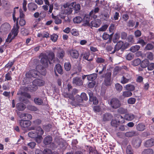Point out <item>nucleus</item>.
<instances>
[{"mask_svg": "<svg viewBox=\"0 0 154 154\" xmlns=\"http://www.w3.org/2000/svg\"><path fill=\"white\" fill-rule=\"evenodd\" d=\"M19 21L20 25L21 26H24L26 24V21L24 18H17L16 24L14 25L11 32L8 35L7 38L6 40L7 42H10L12 40L16 37L18 32L19 26L18 25Z\"/></svg>", "mask_w": 154, "mask_h": 154, "instance_id": "obj_1", "label": "nucleus"}, {"mask_svg": "<svg viewBox=\"0 0 154 154\" xmlns=\"http://www.w3.org/2000/svg\"><path fill=\"white\" fill-rule=\"evenodd\" d=\"M44 66L41 65H38L36 66V70L33 69L27 72L26 74V77L29 79L33 77L34 78H38L40 74L42 75H45L46 74V71Z\"/></svg>", "mask_w": 154, "mask_h": 154, "instance_id": "obj_2", "label": "nucleus"}, {"mask_svg": "<svg viewBox=\"0 0 154 154\" xmlns=\"http://www.w3.org/2000/svg\"><path fill=\"white\" fill-rule=\"evenodd\" d=\"M44 134V131L40 127L37 128L36 131H33L28 133V136L31 138H35L36 141L38 143H40L42 139V135Z\"/></svg>", "mask_w": 154, "mask_h": 154, "instance_id": "obj_3", "label": "nucleus"}, {"mask_svg": "<svg viewBox=\"0 0 154 154\" xmlns=\"http://www.w3.org/2000/svg\"><path fill=\"white\" fill-rule=\"evenodd\" d=\"M45 84V81L40 79H35L34 80L32 85H30L28 87L27 89L31 92L35 91L38 88V86H42Z\"/></svg>", "mask_w": 154, "mask_h": 154, "instance_id": "obj_4", "label": "nucleus"}, {"mask_svg": "<svg viewBox=\"0 0 154 154\" xmlns=\"http://www.w3.org/2000/svg\"><path fill=\"white\" fill-rule=\"evenodd\" d=\"M48 58L45 54H43L41 58V62L44 67H47L48 62L50 63V61H52L54 58V54L53 52H50L48 54Z\"/></svg>", "mask_w": 154, "mask_h": 154, "instance_id": "obj_5", "label": "nucleus"}, {"mask_svg": "<svg viewBox=\"0 0 154 154\" xmlns=\"http://www.w3.org/2000/svg\"><path fill=\"white\" fill-rule=\"evenodd\" d=\"M62 14L66 15L71 14L72 11V8L70 4L67 3L63 5L61 7Z\"/></svg>", "mask_w": 154, "mask_h": 154, "instance_id": "obj_6", "label": "nucleus"}, {"mask_svg": "<svg viewBox=\"0 0 154 154\" xmlns=\"http://www.w3.org/2000/svg\"><path fill=\"white\" fill-rule=\"evenodd\" d=\"M53 139L51 136L48 135L45 137L43 140V143L45 145L50 144V147L53 149L57 147V146L54 143H52Z\"/></svg>", "mask_w": 154, "mask_h": 154, "instance_id": "obj_7", "label": "nucleus"}, {"mask_svg": "<svg viewBox=\"0 0 154 154\" xmlns=\"http://www.w3.org/2000/svg\"><path fill=\"white\" fill-rule=\"evenodd\" d=\"M129 46V44L128 43H126L124 44L122 42L119 41L116 45L115 49L113 53H114L116 51H118L120 49L122 50H124L128 47Z\"/></svg>", "mask_w": 154, "mask_h": 154, "instance_id": "obj_8", "label": "nucleus"}, {"mask_svg": "<svg viewBox=\"0 0 154 154\" xmlns=\"http://www.w3.org/2000/svg\"><path fill=\"white\" fill-rule=\"evenodd\" d=\"M18 121L20 126L23 128H27L31 124V122L29 121L21 119Z\"/></svg>", "mask_w": 154, "mask_h": 154, "instance_id": "obj_9", "label": "nucleus"}, {"mask_svg": "<svg viewBox=\"0 0 154 154\" xmlns=\"http://www.w3.org/2000/svg\"><path fill=\"white\" fill-rule=\"evenodd\" d=\"M110 105L112 108L116 109L120 106V103L119 101L116 98L112 99L110 102Z\"/></svg>", "mask_w": 154, "mask_h": 154, "instance_id": "obj_10", "label": "nucleus"}, {"mask_svg": "<svg viewBox=\"0 0 154 154\" xmlns=\"http://www.w3.org/2000/svg\"><path fill=\"white\" fill-rule=\"evenodd\" d=\"M111 73L107 72L105 75L104 84L106 86H109L111 84Z\"/></svg>", "mask_w": 154, "mask_h": 154, "instance_id": "obj_11", "label": "nucleus"}, {"mask_svg": "<svg viewBox=\"0 0 154 154\" xmlns=\"http://www.w3.org/2000/svg\"><path fill=\"white\" fill-rule=\"evenodd\" d=\"M77 97L78 99L77 100V101L78 103L77 105H80V103H82L83 100H87L88 99L86 94L85 93H82L80 97L78 96Z\"/></svg>", "mask_w": 154, "mask_h": 154, "instance_id": "obj_12", "label": "nucleus"}, {"mask_svg": "<svg viewBox=\"0 0 154 154\" xmlns=\"http://www.w3.org/2000/svg\"><path fill=\"white\" fill-rule=\"evenodd\" d=\"M11 27L10 24L7 23L2 24L0 28V32H6L9 31Z\"/></svg>", "mask_w": 154, "mask_h": 154, "instance_id": "obj_13", "label": "nucleus"}, {"mask_svg": "<svg viewBox=\"0 0 154 154\" xmlns=\"http://www.w3.org/2000/svg\"><path fill=\"white\" fill-rule=\"evenodd\" d=\"M88 94L89 96V100L90 101L93 102V103L94 104H97L98 103V101L96 97H94L92 92L90 91H88Z\"/></svg>", "mask_w": 154, "mask_h": 154, "instance_id": "obj_14", "label": "nucleus"}, {"mask_svg": "<svg viewBox=\"0 0 154 154\" xmlns=\"http://www.w3.org/2000/svg\"><path fill=\"white\" fill-rule=\"evenodd\" d=\"M146 147H151L154 146V139L151 138L146 141L144 144Z\"/></svg>", "mask_w": 154, "mask_h": 154, "instance_id": "obj_15", "label": "nucleus"}, {"mask_svg": "<svg viewBox=\"0 0 154 154\" xmlns=\"http://www.w3.org/2000/svg\"><path fill=\"white\" fill-rule=\"evenodd\" d=\"M101 24V21L100 20H95L91 22V27H98Z\"/></svg>", "mask_w": 154, "mask_h": 154, "instance_id": "obj_16", "label": "nucleus"}, {"mask_svg": "<svg viewBox=\"0 0 154 154\" xmlns=\"http://www.w3.org/2000/svg\"><path fill=\"white\" fill-rule=\"evenodd\" d=\"M70 56L73 58L77 59L79 56L78 51L75 50H72L69 51Z\"/></svg>", "mask_w": 154, "mask_h": 154, "instance_id": "obj_17", "label": "nucleus"}, {"mask_svg": "<svg viewBox=\"0 0 154 154\" xmlns=\"http://www.w3.org/2000/svg\"><path fill=\"white\" fill-rule=\"evenodd\" d=\"M57 51L56 56L59 58H62L65 55L64 51L61 49H57Z\"/></svg>", "mask_w": 154, "mask_h": 154, "instance_id": "obj_18", "label": "nucleus"}, {"mask_svg": "<svg viewBox=\"0 0 154 154\" xmlns=\"http://www.w3.org/2000/svg\"><path fill=\"white\" fill-rule=\"evenodd\" d=\"M73 83L77 85H80L82 84V82L79 77H75L73 79Z\"/></svg>", "mask_w": 154, "mask_h": 154, "instance_id": "obj_19", "label": "nucleus"}, {"mask_svg": "<svg viewBox=\"0 0 154 154\" xmlns=\"http://www.w3.org/2000/svg\"><path fill=\"white\" fill-rule=\"evenodd\" d=\"M141 143V140L139 138L136 140H134L132 141V143L134 146L136 148L139 147Z\"/></svg>", "mask_w": 154, "mask_h": 154, "instance_id": "obj_20", "label": "nucleus"}, {"mask_svg": "<svg viewBox=\"0 0 154 154\" xmlns=\"http://www.w3.org/2000/svg\"><path fill=\"white\" fill-rule=\"evenodd\" d=\"M28 7L29 9L31 11H35L37 8V5L35 3L32 2L28 4Z\"/></svg>", "mask_w": 154, "mask_h": 154, "instance_id": "obj_21", "label": "nucleus"}, {"mask_svg": "<svg viewBox=\"0 0 154 154\" xmlns=\"http://www.w3.org/2000/svg\"><path fill=\"white\" fill-rule=\"evenodd\" d=\"M134 118V116L131 113H128L125 114L124 118L126 120L131 121Z\"/></svg>", "mask_w": 154, "mask_h": 154, "instance_id": "obj_22", "label": "nucleus"}, {"mask_svg": "<svg viewBox=\"0 0 154 154\" xmlns=\"http://www.w3.org/2000/svg\"><path fill=\"white\" fill-rule=\"evenodd\" d=\"M54 71L55 72L57 71L59 74H61L63 73L62 67L60 64H57L56 65Z\"/></svg>", "mask_w": 154, "mask_h": 154, "instance_id": "obj_23", "label": "nucleus"}, {"mask_svg": "<svg viewBox=\"0 0 154 154\" xmlns=\"http://www.w3.org/2000/svg\"><path fill=\"white\" fill-rule=\"evenodd\" d=\"M112 116L111 115L108 113L105 114L103 116V120L104 121H109L111 119Z\"/></svg>", "mask_w": 154, "mask_h": 154, "instance_id": "obj_24", "label": "nucleus"}, {"mask_svg": "<svg viewBox=\"0 0 154 154\" xmlns=\"http://www.w3.org/2000/svg\"><path fill=\"white\" fill-rule=\"evenodd\" d=\"M59 14L57 16H54L53 14H52V18L54 20L55 23L57 24H61L62 23V20L58 17H59Z\"/></svg>", "mask_w": 154, "mask_h": 154, "instance_id": "obj_25", "label": "nucleus"}, {"mask_svg": "<svg viewBox=\"0 0 154 154\" xmlns=\"http://www.w3.org/2000/svg\"><path fill=\"white\" fill-rule=\"evenodd\" d=\"M124 88L126 90L130 91H133L135 89L134 86L130 84H128L126 85L124 87Z\"/></svg>", "mask_w": 154, "mask_h": 154, "instance_id": "obj_26", "label": "nucleus"}, {"mask_svg": "<svg viewBox=\"0 0 154 154\" xmlns=\"http://www.w3.org/2000/svg\"><path fill=\"white\" fill-rule=\"evenodd\" d=\"M97 77L96 73H93L87 75V79L89 81H93L95 80Z\"/></svg>", "mask_w": 154, "mask_h": 154, "instance_id": "obj_27", "label": "nucleus"}, {"mask_svg": "<svg viewBox=\"0 0 154 154\" xmlns=\"http://www.w3.org/2000/svg\"><path fill=\"white\" fill-rule=\"evenodd\" d=\"M72 9L74 8L75 10L78 11L79 10L80 8V6L79 4H76L75 2H73L71 3Z\"/></svg>", "mask_w": 154, "mask_h": 154, "instance_id": "obj_28", "label": "nucleus"}, {"mask_svg": "<svg viewBox=\"0 0 154 154\" xmlns=\"http://www.w3.org/2000/svg\"><path fill=\"white\" fill-rule=\"evenodd\" d=\"M153 150L150 148L144 149L142 152V154H153Z\"/></svg>", "mask_w": 154, "mask_h": 154, "instance_id": "obj_29", "label": "nucleus"}, {"mask_svg": "<svg viewBox=\"0 0 154 154\" xmlns=\"http://www.w3.org/2000/svg\"><path fill=\"white\" fill-rule=\"evenodd\" d=\"M16 106L17 109L20 111H23L25 108V105L22 103H17Z\"/></svg>", "mask_w": 154, "mask_h": 154, "instance_id": "obj_30", "label": "nucleus"}, {"mask_svg": "<svg viewBox=\"0 0 154 154\" xmlns=\"http://www.w3.org/2000/svg\"><path fill=\"white\" fill-rule=\"evenodd\" d=\"M35 103L38 105H41L43 103V100L42 98L40 97H36L34 99Z\"/></svg>", "mask_w": 154, "mask_h": 154, "instance_id": "obj_31", "label": "nucleus"}, {"mask_svg": "<svg viewBox=\"0 0 154 154\" xmlns=\"http://www.w3.org/2000/svg\"><path fill=\"white\" fill-rule=\"evenodd\" d=\"M82 20V18L80 16L76 17L73 19V21L75 23H79Z\"/></svg>", "mask_w": 154, "mask_h": 154, "instance_id": "obj_32", "label": "nucleus"}, {"mask_svg": "<svg viewBox=\"0 0 154 154\" xmlns=\"http://www.w3.org/2000/svg\"><path fill=\"white\" fill-rule=\"evenodd\" d=\"M149 61L147 59L143 60L141 63V66L143 68H145L149 64Z\"/></svg>", "mask_w": 154, "mask_h": 154, "instance_id": "obj_33", "label": "nucleus"}, {"mask_svg": "<svg viewBox=\"0 0 154 154\" xmlns=\"http://www.w3.org/2000/svg\"><path fill=\"white\" fill-rule=\"evenodd\" d=\"M131 91H128L123 92L122 94V96L125 97H131L132 95V93Z\"/></svg>", "mask_w": 154, "mask_h": 154, "instance_id": "obj_34", "label": "nucleus"}, {"mask_svg": "<svg viewBox=\"0 0 154 154\" xmlns=\"http://www.w3.org/2000/svg\"><path fill=\"white\" fill-rule=\"evenodd\" d=\"M137 129L140 131H143L145 128V125L142 124H138L137 127Z\"/></svg>", "mask_w": 154, "mask_h": 154, "instance_id": "obj_35", "label": "nucleus"}, {"mask_svg": "<svg viewBox=\"0 0 154 154\" xmlns=\"http://www.w3.org/2000/svg\"><path fill=\"white\" fill-rule=\"evenodd\" d=\"M136 133L134 131H130L126 132L125 135L126 137H131L136 135Z\"/></svg>", "mask_w": 154, "mask_h": 154, "instance_id": "obj_36", "label": "nucleus"}, {"mask_svg": "<svg viewBox=\"0 0 154 154\" xmlns=\"http://www.w3.org/2000/svg\"><path fill=\"white\" fill-rule=\"evenodd\" d=\"M140 48L139 46L136 45L134 46H132L130 48V51L133 52H135L138 51Z\"/></svg>", "mask_w": 154, "mask_h": 154, "instance_id": "obj_37", "label": "nucleus"}, {"mask_svg": "<svg viewBox=\"0 0 154 154\" xmlns=\"http://www.w3.org/2000/svg\"><path fill=\"white\" fill-rule=\"evenodd\" d=\"M90 55V54L89 52H85L83 54V58L85 60H87L88 61H91L92 59L91 58L89 59L88 58Z\"/></svg>", "mask_w": 154, "mask_h": 154, "instance_id": "obj_38", "label": "nucleus"}, {"mask_svg": "<svg viewBox=\"0 0 154 154\" xmlns=\"http://www.w3.org/2000/svg\"><path fill=\"white\" fill-rule=\"evenodd\" d=\"M115 88L116 90L119 92H121L123 88L122 86L118 83H117L115 84Z\"/></svg>", "mask_w": 154, "mask_h": 154, "instance_id": "obj_39", "label": "nucleus"}, {"mask_svg": "<svg viewBox=\"0 0 154 154\" xmlns=\"http://www.w3.org/2000/svg\"><path fill=\"white\" fill-rule=\"evenodd\" d=\"M130 80L129 78H127L124 76H123L121 78V83L122 84H125L128 83Z\"/></svg>", "mask_w": 154, "mask_h": 154, "instance_id": "obj_40", "label": "nucleus"}, {"mask_svg": "<svg viewBox=\"0 0 154 154\" xmlns=\"http://www.w3.org/2000/svg\"><path fill=\"white\" fill-rule=\"evenodd\" d=\"M23 88H21L20 90L17 92V94H20L21 96H25L26 97H27L28 98H30L31 97L30 95L28 94L24 93L23 91H21V90Z\"/></svg>", "mask_w": 154, "mask_h": 154, "instance_id": "obj_41", "label": "nucleus"}, {"mask_svg": "<svg viewBox=\"0 0 154 154\" xmlns=\"http://www.w3.org/2000/svg\"><path fill=\"white\" fill-rule=\"evenodd\" d=\"M11 71H9L8 73L6 74L5 75V81H6L7 80H10L12 79V78L11 76Z\"/></svg>", "mask_w": 154, "mask_h": 154, "instance_id": "obj_42", "label": "nucleus"}, {"mask_svg": "<svg viewBox=\"0 0 154 154\" xmlns=\"http://www.w3.org/2000/svg\"><path fill=\"white\" fill-rule=\"evenodd\" d=\"M70 32L72 35L74 36H77L79 35V31L76 29H72Z\"/></svg>", "mask_w": 154, "mask_h": 154, "instance_id": "obj_43", "label": "nucleus"}, {"mask_svg": "<svg viewBox=\"0 0 154 154\" xmlns=\"http://www.w3.org/2000/svg\"><path fill=\"white\" fill-rule=\"evenodd\" d=\"M118 119L117 120L118 121V123H123L125 122V118L124 117L123 118L121 116L119 115H118Z\"/></svg>", "mask_w": 154, "mask_h": 154, "instance_id": "obj_44", "label": "nucleus"}, {"mask_svg": "<svg viewBox=\"0 0 154 154\" xmlns=\"http://www.w3.org/2000/svg\"><path fill=\"white\" fill-rule=\"evenodd\" d=\"M108 25L107 24H105L102 26L101 27L99 28L98 29V31L100 32H104L106 31L107 29Z\"/></svg>", "mask_w": 154, "mask_h": 154, "instance_id": "obj_45", "label": "nucleus"}, {"mask_svg": "<svg viewBox=\"0 0 154 154\" xmlns=\"http://www.w3.org/2000/svg\"><path fill=\"white\" fill-rule=\"evenodd\" d=\"M136 100L135 98L131 97L128 100V103L129 104H133L135 103Z\"/></svg>", "mask_w": 154, "mask_h": 154, "instance_id": "obj_46", "label": "nucleus"}, {"mask_svg": "<svg viewBox=\"0 0 154 154\" xmlns=\"http://www.w3.org/2000/svg\"><path fill=\"white\" fill-rule=\"evenodd\" d=\"M64 68L67 71L69 70L71 68L70 63L69 62L66 63L64 64Z\"/></svg>", "mask_w": 154, "mask_h": 154, "instance_id": "obj_47", "label": "nucleus"}, {"mask_svg": "<svg viewBox=\"0 0 154 154\" xmlns=\"http://www.w3.org/2000/svg\"><path fill=\"white\" fill-rule=\"evenodd\" d=\"M141 63V61L140 60L137 58L133 62V65L134 66H137L139 65Z\"/></svg>", "mask_w": 154, "mask_h": 154, "instance_id": "obj_48", "label": "nucleus"}, {"mask_svg": "<svg viewBox=\"0 0 154 154\" xmlns=\"http://www.w3.org/2000/svg\"><path fill=\"white\" fill-rule=\"evenodd\" d=\"M28 109L32 111H36L38 110V109L35 106L32 105H29L27 107Z\"/></svg>", "mask_w": 154, "mask_h": 154, "instance_id": "obj_49", "label": "nucleus"}, {"mask_svg": "<svg viewBox=\"0 0 154 154\" xmlns=\"http://www.w3.org/2000/svg\"><path fill=\"white\" fill-rule=\"evenodd\" d=\"M147 69L149 71L152 70L154 69V63H150L148 64L147 66Z\"/></svg>", "mask_w": 154, "mask_h": 154, "instance_id": "obj_50", "label": "nucleus"}, {"mask_svg": "<svg viewBox=\"0 0 154 154\" xmlns=\"http://www.w3.org/2000/svg\"><path fill=\"white\" fill-rule=\"evenodd\" d=\"M120 37L119 34V33H116L113 37V41L114 43L117 42V40Z\"/></svg>", "mask_w": 154, "mask_h": 154, "instance_id": "obj_51", "label": "nucleus"}, {"mask_svg": "<svg viewBox=\"0 0 154 154\" xmlns=\"http://www.w3.org/2000/svg\"><path fill=\"white\" fill-rule=\"evenodd\" d=\"M59 17L61 19H64L65 21L69 22L70 19L68 16L62 15L61 14H59Z\"/></svg>", "mask_w": 154, "mask_h": 154, "instance_id": "obj_52", "label": "nucleus"}, {"mask_svg": "<svg viewBox=\"0 0 154 154\" xmlns=\"http://www.w3.org/2000/svg\"><path fill=\"white\" fill-rule=\"evenodd\" d=\"M126 152L127 154H133L130 146L128 145L127 146L126 149Z\"/></svg>", "mask_w": 154, "mask_h": 154, "instance_id": "obj_53", "label": "nucleus"}, {"mask_svg": "<svg viewBox=\"0 0 154 154\" xmlns=\"http://www.w3.org/2000/svg\"><path fill=\"white\" fill-rule=\"evenodd\" d=\"M36 144L34 142H31L28 143V146L31 149H33L36 146Z\"/></svg>", "mask_w": 154, "mask_h": 154, "instance_id": "obj_54", "label": "nucleus"}, {"mask_svg": "<svg viewBox=\"0 0 154 154\" xmlns=\"http://www.w3.org/2000/svg\"><path fill=\"white\" fill-rule=\"evenodd\" d=\"M96 62L98 63H102L104 62V60L102 57H97L96 58Z\"/></svg>", "mask_w": 154, "mask_h": 154, "instance_id": "obj_55", "label": "nucleus"}, {"mask_svg": "<svg viewBox=\"0 0 154 154\" xmlns=\"http://www.w3.org/2000/svg\"><path fill=\"white\" fill-rule=\"evenodd\" d=\"M32 116L29 113H26V116L24 118V120H31L32 119Z\"/></svg>", "mask_w": 154, "mask_h": 154, "instance_id": "obj_56", "label": "nucleus"}, {"mask_svg": "<svg viewBox=\"0 0 154 154\" xmlns=\"http://www.w3.org/2000/svg\"><path fill=\"white\" fill-rule=\"evenodd\" d=\"M118 112L120 114H124L127 112V110L126 109L120 108L118 109Z\"/></svg>", "mask_w": 154, "mask_h": 154, "instance_id": "obj_57", "label": "nucleus"}, {"mask_svg": "<svg viewBox=\"0 0 154 154\" xmlns=\"http://www.w3.org/2000/svg\"><path fill=\"white\" fill-rule=\"evenodd\" d=\"M21 32L22 34L24 35H27L29 33L28 30L25 29H21Z\"/></svg>", "mask_w": 154, "mask_h": 154, "instance_id": "obj_58", "label": "nucleus"}, {"mask_svg": "<svg viewBox=\"0 0 154 154\" xmlns=\"http://www.w3.org/2000/svg\"><path fill=\"white\" fill-rule=\"evenodd\" d=\"M153 45L152 44H148L145 47V50H150L153 48Z\"/></svg>", "mask_w": 154, "mask_h": 154, "instance_id": "obj_59", "label": "nucleus"}, {"mask_svg": "<svg viewBox=\"0 0 154 154\" xmlns=\"http://www.w3.org/2000/svg\"><path fill=\"white\" fill-rule=\"evenodd\" d=\"M90 20H84V23L83 25L84 26H89L91 27V23H90L89 21Z\"/></svg>", "mask_w": 154, "mask_h": 154, "instance_id": "obj_60", "label": "nucleus"}, {"mask_svg": "<svg viewBox=\"0 0 154 154\" xmlns=\"http://www.w3.org/2000/svg\"><path fill=\"white\" fill-rule=\"evenodd\" d=\"M58 36L55 34L52 35L51 36V39L54 42H55L57 40Z\"/></svg>", "mask_w": 154, "mask_h": 154, "instance_id": "obj_61", "label": "nucleus"}, {"mask_svg": "<svg viewBox=\"0 0 154 154\" xmlns=\"http://www.w3.org/2000/svg\"><path fill=\"white\" fill-rule=\"evenodd\" d=\"M147 57L149 60H152L153 59V54L151 52H149L147 54Z\"/></svg>", "mask_w": 154, "mask_h": 154, "instance_id": "obj_62", "label": "nucleus"}, {"mask_svg": "<svg viewBox=\"0 0 154 154\" xmlns=\"http://www.w3.org/2000/svg\"><path fill=\"white\" fill-rule=\"evenodd\" d=\"M93 110L94 112H100V111L101 109L99 106H94Z\"/></svg>", "mask_w": 154, "mask_h": 154, "instance_id": "obj_63", "label": "nucleus"}, {"mask_svg": "<svg viewBox=\"0 0 154 154\" xmlns=\"http://www.w3.org/2000/svg\"><path fill=\"white\" fill-rule=\"evenodd\" d=\"M44 154H52V151L48 149H46L44 150Z\"/></svg>", "mask_w": 154, "mask_h": 154, "instance_id": "obj_64", "label": "nucleus"}]
</instances>
